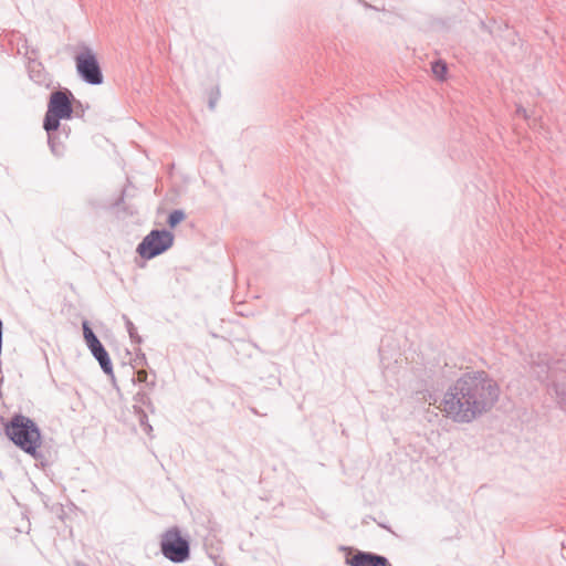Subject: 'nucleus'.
Wrapping results in <instances>:
<instances>
[{
    "instance_id": "obj_26",
    "label": "nucleus",
    "mask_w": 566,
    "mask_h": 566,
    "mask_svg": "<svg viewBox=\"0 0 566 566\" xmlns=\"http://www.w3.org/2000/svg\"><path fill=\"white\" fill-rule=\"evenodd\" d=\"M77 566H86L85 564L83 563H78Z\"/></svg>"
},
{
    "instance_id": "obj_9",
    "label": "nucleus",
    "mask_w": 566,
    "mask_h": 566,
    "mask_svg": "<svg viewBox=\"0 0 566 566\" xmlns=\"http://www.w3.org/2000/svg\"><path fill=\"white\" fill-rule=\"evenodd\" d=\"M88 349L91 350L93 357L98 361L102 370L106 375L113 376L112 360L104 345L99 342L98 344L88 347Z\"/></svg>"
},
{
    "instance_id": "obj_13",
    "label": "nucleus",
    "mask_w": 566,
    "mask_h": 566,
    "mask_svg": "<svg viewBox=\"0 0 566 566\" xmlns=\"http://www.w3.org/2000/svg\"><path fill=\"white\" fill-rule=\"evenodd\" d=\"M186 218V213L181 209L171 211L168 216L167 223L170 228L177 227Z\"/></svg>"
},
{
    "instance_id": "obj_17",
    "label": "nucleus",
    "mask_w": 566,
    "mask_h": 566,
    "mask_svg": "<svg viewBox=\"0 0 566 566\" xmlns=\"http://www.w3.org/2000/svg\"><path fill=\"white\" fill-rule=\"evenodd\" d=\"M537 367L539 368L538 371H535L537 378H539V379L546 378L547 374H548V369H549L548 364L546 361L541 360L537 363Z\"/></svg>"
},
{
    "instance_id": "obj_15",
    "label": "nucleus",
    "mask_w": 566,
    "mask_h": 566,
    "mask_svg": "<svg viewBox=\"0 0 566 566\" xmlns=\"http://www.w3.org/2000/svg\"><path fill=\"white\" fill-rule=\"evenodd\" d=\"M432 72L439 78H442L447 73V64L442 61H436L432 63Z\"/></svg>"
},
{
    "instance_id": "obj_4",
    "label": "nucleus",
    "mask_w": 566,
    "mask_h": 566,
    "mask_svg": "<svg viewBox=\"0 0 566 566\" xmlns=\"http://www.w3.org/2000/svg\"><path fill=\"white\" fill-rule=\"evenodd\" d=\"M160 552L171 563L182 564L190 558V541L178 526L167 528L160 535Z\"/></svg>"
},
{
    "instance_id": "obj_5",
    "label": "nucleus",
    "mask_w": 566,
    "mask_h": 566,
    "mask_svg": "<svg viewBox=\"0 0 566 566\" xmlns=\"http://www.w3.org/2000/svg\"><path fill=\"white\" fill-rule=\"evenodd\" d=\"M78 77L88 85H101L104 75L96 54L88 46H82L74 57Z\"/></svg>"
},
{
    "instance_id": "obj_19",
    "label": "nucleus",
    "mask_w": 566,
    "mask_h": 566,
    "mask_svg": "<svg viewBox=\"0 0 566 566\" xmlns=\"http://www.w3.org/2000/svg\"><path fill=\"white\" fill-rule=\"evenodd\" d=\"M138 379H139L140 381H146V379H147V374H146V371H143V370L138 371Z\"/></svg>"
},
{
    "instance_id": "obj_11",
    "label": "nucleus",
    "mask_w": 566,
    "mask_h": 566,
    "mask_svg": "<svg viewBox=\"0 0 566 566\" xmlns=\"http://www.w3.org/2000/svg\"><path fill=\"white\" fill-rule=\"evenodd\" d=\"M125 327L127 329V333L129 335V338L133 343L140 344L143 342V338L138 335L137 328L135 327L134 323L129 319L127 315L122 316Z\"/></svg>"
},
{
    "instance_id": "obj_12",
    "label": "nucleus",
    "mask_w": 566,
    "mask_h": 566,
    "mask_svg": "<svg viewBox=\"0 0 566 566\" xmlns=\"http://www.w3.org/2000/svg\"><path fill=\"white\" fill-rule=\"evenodd\" d=\"M134 409H135V413L138 418V422H139L140 427L143 428V431L146 434H150L153 431V427L148 422V417H147L146 412L140 407L135 406Z\"/></svg>"
},
{
    "instance_id": "obj_2",
    "label": "nucleus",
    "mask_w": 566,
    "mask_h": 566,
    "mask_svg": "<svg viewBox=\"0 0 566 566\" xmlns=\"http://www.w3.org/2000/svg\"><path fill=\"white\" fill-rule=\"evenodd\" d=\"M4 433L8 439L24 453L34 460L43 459L41 447V431L39 426L22 413L13 415L4 424Z\"/></svg>"
},
{
    "instance_id": "obj_10",
    "label": "nucleus",
    "mask_w": 566,
    "mask_h": 566,
    "mask_svg": "<svg viewBox=\"0 0 566 566\" xmlns=\"http://www.w3.org/2000/svg\"><path fill=\"white\" fill-rule=\"evenodd\" d=\"M82 328H83V336H84L87 347L94 346L95 344H98L101 342L98 339V337L95 335V333L93 332V329L91 328L87 321H83Z\"/></svg>"
},
{
    "instance_id": "obj_14",
    "label": "nucleus",
    "mask_w": 566,
    "mask_h": 566,
    "mask_svg": "<svg viewBox=\"0 0 566 566\" xmlns=\"http://www.w3.org/2000/svg\"><path fill=\"white\" fill-rule=\"evenodd\" d=\"M64 136V139H66L69 137V129H66V126H61L60 127V134L56 135V138H55V144L60 147V150L59 151H54L52 148H51V151L55 155V156H61L63 155L64 153V142L61 139V136Z\"/></svg>"
},
{
    "instance_id": "obj_22",
    "label": "nucleus",
    "mask_w": 566,
    "mask_h": 566,
    "mask_svg": "<svg viewBox=\"0 0 566 566\" xmlns=\"http://www.w3.org/2000/svg\"><path fill=\"white\" fill-rule=\"evenodd\" d=\"M137 397H142V398H140V401H144V397H145V395H144V394H137L136 398H137Z\"/></svg>"
},
{
    "instance_id": "obj_1",
    "label": "nucleus",
    "mask_w": 566,
    "mask_h": 566,
    "mask_svg": "<svg viewBox=\"0 0 566 566\" xmlns=\"http://www.w3.org/2000/svg\"><path fill=\"white\" fill-rule=\"evenodd\" d=\"M500 397L497 384L485 371L463 374L444 392L442 410L458 423H470L490 411Z\"/></svg>"
},
{
    "instance_id": "obj_6",
    "label": "nucleus",
    "mask_w": 566,
    "mask_h": 566,
    "mask_svg": "<svg viewBox=\"0 0 566 566\" xmlns=\"http://www.w3.org/2000/svg\"><path fill=\"white\" fill-rule=\"evenodd\" d=\"M174 234L166 230H151L137 245V253L145 260L154 259L174 244Z\"/></svg>"
},
{
    "instance_id": "obj_7",
    "label": "nucleus",
    "mask_w": 566,
    "mask_h": 566,
    "mask_svg": "<svg viewBox=\"0 0 566 566\" xmlns=\"http://www.w3.org/2000/svg\"><path fill=\"white\" fill-rule=\"evenodd\" d=\"M349 566H391L388 558L371 552L358 551L347 559Z\"/></svg>"
},
{
    "instance_id": "obj_23",
    "label": "nucleus",
    "mask_w": 566,
    "mask_h": 566,
    "mask_svg": "<svg viewBox=\"0 0 566 566\" xmlns=\"http://www.w3.org/2000/svg\"><path fill=\"white\" fill-rule=\"evenodd\" d=\"M380 356H382V348L379 349ZM384 360V357H381V361Z\"/></svg>"
},
{
    "instance_id": "obj_21",
    "label": "nucleus",
    "mask_w": 566,
    "mask_h": 566,
    "mask_svg": "<svg viewBox=\"0 0 566 566\" xmlns=\"http://www.w3.org/2000/svg\"><path fill=\"white\" fill-rule=\"evenodd\" d=\"M216 102H217V97H216V98H210V101H209V107H210L211 109H213V108H214V106H216Z\"/></svg>"
},
{
    "instance_id": "obj_20",
    "label": "nucleus",
    "mask_w": 566,
    "mask_h": 566,
    "mask_svg": "<svg viewBox=\"0 0 566 566\" xmlns=\"http://www.w3.org/2000/svg\"><path fill=\"white\" fill-rule=\"evenodd\" d=\"M516 113L518 115H522V116L526 117V111H525V108H523L521 106L517 107Z\"/></svg>"
},
{
    "instance_id": "obj_3",
    "label": "nucleus",
    "mask_w": 566,
    "mask_h": 566,
    "mask_svg": "<svg viewBox=\"0 0 566 566\" xmlns=\"http://www.w3.org/2000/svg\"><path fill=\"white\" fill-rule=\"evenodd\" d=\"M73 101L74 95L67 88L55 90L50 94L48 109L43 119V128L48 134L49 146L54 151L60 150V147L55 144V138L60 134L61 120L73 117Z\"/></svg>"
},
{
    "instance_id": "obj_8",
    "label": "nucleus",
    "mask_w": 566,
    "mask_h": 566,
    "mask_svg": "<svg viewBox=\"0 0 566 566\" xmlns=\"http://www.w3.org/2000/svg\"><path fill=\"white\" fill-rule=\"evenodd\" d=\"M29 76L35 84L50 88L52 78L41 62L32 61L29 64Z\"/></svg>"
},
{
    "instance_id": "obj_24",
    "label": "nucleus",
    "mask_w": 566,
    "mask_h": 566,
    "mask_svg": "<svg viewBox=\"0 0 566 566\" xmlns=\"http://www.w3.org/2000/svg\"><path fill=\"white\" fill-rule=\"evenodd\" d=\"M80 111H81V113H84L83 107H80ZM81 116H83V114H81Z\"/></svg>"
},
{
    "instance_id": "obj_18",
    "label": "nucleus",
    "mask_w": 566,
    "mask_h": 566,
    "mask_svg": "<svg viewBox=\"0 0 566 566\" xmlns=\"http://www.w3.org/2000/svg\"><path fill=\"white\" fill-rule=\"evenodd\" d=\"M125 190L122 191L120 197L114 202V207L118 208L124 202Z\"/></svg>"
},
{
    "instance_id": "obj_16",
    "label": "nucleus",
    "mask_w": 566,
    "mask_h": 566,
    "mask_svg": "<svg viewBox=\"0 0 566 566\" xmlns=\"http://www.w3.org/2000/svg\"><path fill=\"white\" fill-rule=\"evenodd\" d=\"M557 401L562 407H566V386L556 385Z\"/></svg>"
},
{
    "instance_id": "obj_25",
    "label": "nucleus",
    "mask_w": 566,
    "mask_h": 566,
    "mask_svg": "<svg viewBox=\"0 0 566 566\" xmlns=\"http://www.w3.org/2000/svg\"><path fill=\"white\" fill-rule=\"evenodd\" d=\"M80 111H81V113H84L83 107H80ZM81 116H83V114H81Z\"/></svg>"
}]
</instances>
